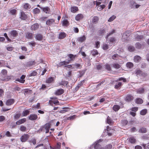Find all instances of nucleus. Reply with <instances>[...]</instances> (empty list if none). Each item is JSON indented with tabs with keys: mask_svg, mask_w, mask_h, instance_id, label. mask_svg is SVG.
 <instances>
[{
	"mask_svg": "<svg viewBox=\"0 0 149 149\" xmlns=\"http://www.w3.org/2000/svg\"><path fill=\"white\" fill-rule=\"evenodd\" d=\"M149 137L148 136L146 135H144L142 136L141 139H143V140H146L148 139Z\"/></svg>",
	"mask_w": 149,
	"mask_h": 149,
	"instance_id": "64",
	"label": "nucleus"
},
{
	"mask_svg": "<svg viewBox=\"0 0 149 149\" xmlns=\"http://www.w3.org/2000/svg\"><path fill=\"white\" fill-rule=\"evenodd\" d=\"M107 133L109 136H110L113 132L114 130L111 129L109 126H107Z\"/></svg>",
	"mask_w": 149,
	"mask_h": 149,
	"instance_id": "18",
	"label": "nucleus"
},
{
	"mask_svg": "<svg viewBox=\"0 0 149 149\" xmlns=\"http://www.w3.org/2000/svg\"><path fill=\"white\" fill-rule=\"evenodd\" d=\"M105 7L104 5H102L98 6L97 7V9L98 11H100L103 9Z\"/></svg>",
	"mask_w": 149,
	"mask_h": 149,
	"instance_id": "41",
	"label": "nucleus"
},
{
	"mask_svg": "<svg viewBox=\"0 0 149 149\" xmlns=\"http://www.w3.org/2000/svg\"><path fill=\"white\" fill-rule=\"evenodd\" d=\"M131 32L130 31H127L123 33L122 36V39L125 40H127Z\"/></svg>",
	"mask_w": 149,
	"mask_h": 149,
	"instance_id": "3",
	"label": "nucleus"
},
{
	"mask_svg": "<svg viewBox=\"0 0 149 149\" xmlns=\"http://www.w3.org/2000/svg\"><path fill=\"white\" fill-rule=\"evenodd\" d=\"M33 12L35 14H37L40 12V10L38 8H36L33 9Z\"/></svg>",
	"mask_w": 149,
	"mask_h": 149,
	"instance_id": "48",
	"label": "nucleus"
},
{
	"mask_svg": "<svg viewBox=\"0 0 149 149\" xmlns=\"http://www.w3.org/2000/svg\"><path fill=\"white\" fill-rule=\"evenodd\" d=\"M133 97L130 94L127 95L126 97L125 100L127 102H130L133 100Z\"/></svg>",
	"mask_w": 149,
	"mask_h": 149,
	"instance_id": "12",
	"label": "nucleus"
},
{
	"mask_svg": "<svg viewBox=\"0 0 149 149\" xmlns=\"http://www.w3.org/2000/svg\"><path fill=\"white\" fill-rule=\"evenodd\" d=\"M26 118H24L21 119L16 122V124L17 125H19L20 124L24 123L25 122H26Z\"/></svg>",
	"mask_w": 149,
	"mask_h": 149,
	"instance_id": "20",
	"label": "nucleus"
},
{
	"mask_svg": "<svg viewBox=\"0 0 149 149\" xmlns=\"http://www.w3.org/2000/svg\"><path fill=\"white\" fill-rule=\"evenodd\" d=\"M15 102V100L13 99H10L8 100L6 102V105L10 106L14 104Z\"/></svg>",
	"mask_w": 149,
	"mask_h": 149,
	"instance_id": "13",
	"label": "nucleus"
},
{
	"mask_svg": "<svg viewBox=\"0 0 149 149\" xmlns=\"http://www.w3.org/2000/svg\"><path fill=\"white\" fill-rule=\"evenodd\" d=\"M68 56L69 58L70 59L68 60V61H69V63L71 61H73L75 58L77 57L76 55H74L72 54H69L68 55Z\"/></svg>",
	"mask_w": 149,
	"mask_h": 149,
	"instance_id": "15",
	"label": "nucleus"
},
{
	"mask_svg": "<svg viewBox=\"0 0 149 149\" xmlns=\"http://www.w3.org/2000/svg\"><path fill=\"white\" fill-rule=\"evenodd\" d=\"M19 130L22 132H24L26 131V127L22 125L20 127Z\"/></svg>",
	"mask_w": 149,
	"mask_h": 149,
	"instance_id": "46",
	"label": "nucleus"
},
{
	"mask_svg": "<svg viewBox=\"0 0 149 149\" xmlns=\"http://www.w3.org/2000/svg\"><path fill=\"white\" fill-rule=\"evenodd\" d=\"M147 132L146 128L144 127H142L140 128V132L144 133Z\"/></svg>",
	"mask_w": 149,
	"mask_h": 149,
	"instance_id": "50",
	"label": "nucleus"
},
{
	"mask_svg": "<svg viewBox=\"0 0 149 149\" xmlns=\"http://www.w3.org/2000/svg\"><path fill=\"white\" fill-rule=\"evenodd\" d=\"M91 54L93 56H95L98 54V52L97 50L93 49L91 52Z\"/></svg>",
	"mask_w": 149,
	"mask_h": 149,
	"instance_id": "36",
	"label": "nucleus"
},
{
	"mask_svg": "<svg viewBox=\"0 0 149 149\" xmlns=\"http://www.w3.org/2000/svg\"><path fill=\"white\" fill-rule=\"evenodd\" d=\"M69 63V62L68 61H63L61 62L58 63V65H57L58 67H61L63 65H67Z\"/></svg>",
	"mask_w": 149,
	"mask_h": 149,
	"instance_id": "19",
	"label": "nucleus"
},
{
	"mask_svg": "<svg viewBox=\"0 0 149 149\" xmlns=\"http://www.w3.org/2000/svg\"><path fill=\"white\" fill-rule=\"evenodd\" d=\"M69 22L67 20L65 19L63 21L62 25L63 26H67L69 25Z\"/></svg>",
	"mask_w": 149,
	"mask_h": 149,
	"instance_id": "37",
	"label": "nucleus"
},
{
	"mask_svg": "<svg viewBox=\"0 0 149 149\" xmlns=\"http://www.w3.org/2000/svg\"><path fill=\"white\" fill-rule=\"evenodd\" d=\"M63 109H64L60 111L59 112L60 113H65L68 111V110L67 109H69L68 107L63 108Z\"/></svg>",
	"mask_w": 149,
	"mask_h": 149,
	"instance_id": "42",
	"label": "nucleus"
},
{
	"mask_svg": "<svg viewBox=\"0 0 149 149\" xmlns=\"http://www.w3.org/2000/svg\"><path fill=\"white\" fill-rule=\"evenodd\" d=\"M64 90L63 89H59L57 90L54 93V94L56 95H60L63 94L64 93Z\"/></svg>",
	"mask_w": 149,
	"mask_h": 149,
	"instance_id": "8",
	"label": "nucleus"
},
{
	"mask_svg": "<svg viewBox=\"0 0 149 149\" xmlns=\"http://www.w3.org/2000/svg\"><path fill=\"white\" fill-rule=\"evenodd\" d=\"M101 141V140L100 139L95 142L94 146L95 149H100L101 148V146L99 144V142Z\"/></svg>",
	"mask_w": 149,
	"mask_h": 149,
	"instance_id": "10",
	"label": "nucleus"
},
{
	"mask_svg": "<svg viewBox=\"0 0 149 149\" xmlns=\"http://www.w3.org/2000/svg\"><path fill=\"white\" fill-rule=\"evenodd\" d=\"M127 48L128 50L130 52H133L135 50L134 47L131 45L128 46Z\"/></svg>",
	"mask_w": 149,
	"mask_h": 149,
	"instance_id": "39",
	"label": "nucleus"
},
{
	"mask_svg": "<svg viewBox=\"0 0 149 149\" xmlns=\"http://www.w3.org/2000/svg\"><path fill=\"white\" fill-rule=\"evenodd\" d=\"M29 135L27 134H24L20 138V140L22 142H26L29 138Z\"/></svg>",
	"mask_w": 149,
	"mask_h": 149,
	"instance_id": "5",
	"label": "nucleus"
},
{
	"mask_svg": "<svg viewBox=\"0 0 149 149\" xmlns=\"http://www.w3.org/2000/svg\"><path fill=\"white\" fill-rule=\"evenodd\" d=\"M28 44L29 45L32 47L35 46L36 45V42L34 41H32L30 42H29Z\"/></svg>",
	"mask_w": 149,
	"mask_h": 149,
	"instance_id": "54",
	"label": "nucleus"
},
{
	"mask_svg": "<svg viewBox=\"0 0 149 149\" xmlns=\"http://www.w3.org/2000/svg\"><path fill=\"white\" fill-rule=\"evenodd\" d=\"M17 10L15 9H12L10 11V13L13 15H16V14Z\"/></svg>",
	"mask_w": 149,
	"mask_h": 149,
	"instance_id": "51",
	"label": "nucleus"
},
{
	"mask_svg": "<svg viewBox=\"0 0 149 149\" xmlns=\"http://www.w3.org/2000/svg\"><path fill=\"white\" fill-rule=\"evenodd\" d=\"M109 48V45L106 44H104L103 45L102 49L104 50H107Z\"/></svg>",
	"mask_w": 149,
	"mask_h": 149,
	"instance_id": "59",
	"label": "nucleus"
},
{
	"mask_svg": "<svg viewBox=\"0 0 149 149\" xmlns=\"http://www.w3.org/2000/svg\"><path fill=\"white\" fill-rule=\"evenodd\" d=\"M28 17L27 15L23 11H20V13L19 18L22 20H26Z\"/></svg>",
	"mask_w": 149,
	"mask_h": 149,
	"instance_id": "2",
	"label": "nucleus"
},
{
	"mask_svg": "<svg viewBox=\"0 0 149 149\" xmlns=\"http://www.w3.org/2000/svg\"><path fill=\"white\" fill-rule=\"evenodd\" d=\"M37 72L35 70L32 71L30 74L28 75L29 77L34 76L37 75Z\"/></svg>",
	"mask_w": 149,
	"mask_h": 149,
	"instance_id": "40",
	"label": "nucleus"
},
{
	"mask_svg": "<svg viewBox=\"0 0 149 149\" xmlns=\"http://www.w3.org/2000/svg\"><path fill=\"white\" fill-rule=\"evenodd\" d=\"M59 84L60 85H63L64 86H67L68 84V82L67 81H63L59 83Z\"/></svg>",
	"mask_w": 149,
	"mask_h": 149,
	"instance_id": "32",
	"label": "nucleus"
},
{
	"mask_svg": "<svg viewBox=\"0 0 149 149\" xmlns=\"http://www.w3.org/2000/svg\"><path fill=\"white\" fill-rule=\"evenodd\" d=\"M25 38L28 39H32L33 38V35L32 33L27 32L25 34Z\"/></svg>",
	"mask_w": 149,
	"mask_h": 149,
	"instance_id": "9",
	"label": "nucleus"
},
{
	"mask_svg": "<svg viewBox=\"0 0 149 149\" xmlns=\"http://www.w3.org/2000/svg\"><path fill=\"white\" fill-rule=\"evenodd\" d=\"M83 81H81L78 84V85L75 87V90H76V91L78 90L79 89V88L80 87L83 85Z\"/></svg>",
	"mask_w": 149,
	"mask_h": 149,
	"instance_id": "45",
	"label": "nucleus"
},
{
	"mask_svg": "<svg viewBox=\"0 0 149 149\" xmlns=\"http://www.w3.org/2000/svg\"><path fill=\"white\" fill-rule=\"evenodd\" d=\"M29 111L27 109L23 111L22 114V116H25L29 113Z\"/></svg>",
	"mask_w": 149,
	"mask_h": 149,
	"instance_id": "33",
	"label": "nucleus"
},
{
	"mask_svg": "<svg viewBox=\"0 0 149 149\" xmlns=\"http://www.w3.org/2000/svg\"><path fill=\"white\" fill-rule=\"evenodd\" d=\"M71 11L73 13H75L78 10V8L77 6H72L71 7Z\"/></svg>",
	"mask_w": 149,
	"mask_h": 149,
	"instance_id": "29",
	"label": "nucleus"
},
{
	"mask_svg": "<svg viewBox=\"0 0 149 149\" xmlns=\"http://www.w3.org/2000/svg\"><path fill=\"white\" fill-rule=\"evenodd\" d=\"M122 85V84L121 82H119L118 83L116 84L115 86V88L116 89H118L119 87H120Z\"/></svg>",
	"mask_w": 149,
	"mask_h": 149,
	"instance_id": "56",
	"label": "nucleus"
},
{
	"mask_svg": "<svg viewBox=\"0 0 149 149\" xmlns=\"http://www.w3.org/2000/svg\"><path fill=\"white\" fill-rule=\"evenodd\" d=\"M126 65L127 67L128 68H129L130 69H131V68H132L134 66L133 64L132 63L130 62H127L126 63Z\"/></svg>",
	"mask_w": 149,
	"mask_h": 149,
	"instance_id": "35",
	"label": "nucleus"
},
{
	"mask_svg": "<svg viewBox=\"0 0 149 149\" xmlns=\"http://www.w3.org/2000/svg\"><path fill=\"white\" fill-rule=\"evenodd\" d=\"M36 62L35 61H30L26 62L24 65L25 67H29L36 64Z\"/></svg>",
	"mask_w": 149,
	"mask_h": 149,
	"instance_id": "11",
	"label": "nucleus"
},
{
	"mask_svg": "<svg viewBox=\"0 0 149 149\" xmlns=\"http://www.w3.org/2000/svg\"><path fill=\"white\" fill-rule=\"evenodd\" d=\"M120 57V56L117 54H115L112 56V58L113 60H117Z\"/></svg>",
	"mask_w": 149,
	"mask_h": 149,
	"instance_id": "43",
	"label": "nucleus"
},
{
	"mask_svg": "<svg viewBox=\"0 0 149 149\" xmlns=\"http://www.w3.org/2000/svg\"><path fill=\"white\" fill-rule=\"evenodd\" d=\"M42 35L40 34H38L36 35L35 38L37 40L41 41L43 39Z\"/></svg>",
	"mask_w": 149,
	"mask_h": 149,
	"instance_id": "23",
	"label": "nucleus"
},
{
	"mask_svg": "<svg viewBox=\"0 0 149 149\" xmlns=\"http://www.w3.org/2000/svg\"><path fill=\"white\" fill-rule=\"evenodd\" d=\"M120 108V106L118 105H114L113 107V110L116 112L118 111Z\"/></svg>",
	"mask_w": 149,
	"mask_h": 149,
	"instance_id": "31",
	"label": "nucleus"
},
{
	"mask_svg": "<svg viewBox=\"0 0 149 149\" xmlns=\"http://www.w3.org/2000/svg\"><path fill=\"white\" fill-rule=\"evenodd\" d=\"M115 33V30L114 29H113L112 30V31L110 32L109 33H108L106 36V38H108L109 36H110L113 33Z\"/></svg>",
	"mask_w": 149,
	"mask_h": 149,
	"instance_id": "55",
	"label": "nucleus"
},
{
	"mask_svg": "<svg viewBox=\"0 0 149 149\" xmlns=\"http://www.w3.org/2000/svg\"><path fill=\"white\" fill-rule=\"evenodd\" d=\"M116 17L114 15H113L112 16H111L109 19L108 20V22H111L113 20L116 18Z\"/></svg>",
	"mask_w": 149,
	"mask_h": 149,
	"instance_id": "57",
	"label": "nucleus"
},
{
	"mask_svg": "<svg viewBox=\"0 0 149 149\" xmlns=\"http://www.w3.org/2000/svg\"><path fill=\"white\" fill-rule=\"evenodd\" d=\"M41 9L42 11L46 14H49L51 13V10L50 8L47 6L41 8Z\"/></svg>",
	"mask_w": 149,
	"mask_h": 149,
	"instance_id": "7",
	"label": "nucleus"
},
{
	"mask_svg": "<svg viewBox=\"0 0 149 149\" xmlns=\"http://www.w3.org/2000/svg\"><path fill=\"white\" fill-rule=\"evenodd\" d=\"M110 43H115L116 41V39L114 37H112L109 39Z\"/></svg>",
	"mask_w": 149,
	"mask_h": 149,
	"instance_id": "38",
	"label": "nucleus"
},
{
	"mask_svg": "<svg viewBox=\"0 0 149 149\" xmlns=\"http://www.w3.org/2000/svg\"><path fill=\"white\" fill-rule=\"evenodd\" d=\"M107 122L110 125H112L113 123L112 120L109 116H108L107 118Z\"/></svg>",
	"mask_w": 149,
	"mask_h": 149,
	"instance_id": "53",
	"label": "nucleus"
},
{
	"mask_svg": "<svg viewBox=\"0 0 149 149\" xmlns=\"http://www.w3.org/2000/svg\"><path fill=\"white\" fill-rule=\"evenodd\" d=\"M39 27V25L38 23H36L32 25L31 27V29L32 31L37 30Z\"/></svg>",
	"mask_w": 149,
	"mask_h": 149,
	"instance_id": "16",
	"label": "nucleus"
},
{
	"mask_svg": "<svg viewBox=\"0 0 149 149\" xmlns=\"http://www.w3.org/2000/svg\"><path fill=\"white\" fill-rule=\"evenodd\" d=\"M140 60V56H136L134 58V61L135 62H138Z\"/></svg>",
	"mask_w": 149,
	"mask_h": 149,
	"instance_id": "52",
	"label": "nucleus"
},
{
	"mask_svg": "<svg viewBox=\"0 0 149 149\" xmlns=\"http://www.w3.org/2000/svg\"><path fill=\"white\" fill-rule=\"evenodd\" d=\"M54 77H50L48 78L46 80V82L47 83L50 84L54 82Z\"/></svg>",
	"mask_w": 149,
	"mask_h": 149,
	"instance_id": "26",
	"label": "nucleus"
},
{
	"mask_svg": "<svg viewBox=\"0 0 149 149\" xmlns=\"http://www.w3.org/2000/svg\"><path fill=\"white\" fill-rule=\"evenodd\" d=\"M31 7V6L28 3H25L24 6V8L25 9H29Z\"/></svg>",
	"mask_w": 149,
	"mask_h": 149,
	"instance_id": "47",
	"label": "nucleus"
},
{
	"mask_svg": "<svg viewBox=\"0 0 149 149\" xmlns=\"http://www.w3.org/2000/svg\"><path fill=\"white\" fill-rule=\"evenodd\" d=\"M66 34L64 32H61L59 34L58 38L62 39L64 38L66 36Z\"/></svg>",
	"mask_w": 149,
	"mask_h": 149,
	"instance_id": "25",
	"label": "nucleus"
},
{
	"mask_svg": "<svg viewBox=\"0 0 149 149\" xmlns=\"http://www.w3.org/2000/svg\"><path fill=\"white\" fill-rule=\"evenodd\" d=\"M55 21L54 19H49L46 21V24L48 26H50L55 22Z\"/></svg>",
	"mask_w": 149,
	"mask_h": 149,
	"instance_id": "17",
	"label": "nucleus"
},
{
	"mask_svg": "<svg viewBox=\"0 0 149 149\" xmlns=\"http://www.w3.org/2000/svg\"><path fill=\"white\" fill-rule=\"evenodd\" d=\"M73 65L75 67H74V68H76L77 69L80 68L81 65L79 64L75 63Z\"/></svg>",
	"mask_w": 149,
	"mask_h": 149,
	"instance_id": "62",
	"label": "nucleus"
},
{
	"mask_svg": "<svg viewBox=\"0 0 149 149\" xmlns=\"http://www.w3.org/2000/svg\"><path fill=\"white\" fill-rule=\"evenodd\" d=\"M9 34L11 37L15 38L18 36V32L16 30H13L10 31Z\"/></svg>",
	"mask_w": 149,
	"mask_h": 149,
	"instance_id": "4",
	"label": "nucleus"
},
{
	"mask_svg": "<svg viewBox=\"0 0 149 149\" xmlns=\"http://www.w3.org/2000/svg\"><path fill=\"white\" fill-rule=\"evenodd\" d=\"M29 142L31 144V143H33V145H35L36 143V140L35 139H32L30 140Z\"/></svg>",
	"mask_w": 149,
	"mask_h": 149,
	"instance_id": "58",
	"label": "nucleus"
},
{
	"mask_svg": "<svg viewBox=\"0 0 149 149\" xmlns=\"http://www.w3.org/2000/svg\"><path fill=\"white\" fill-rule=\"evenodd\" d=\"M5 61L3 60H0V67H2L3 66V65L5 64Z\"/></svg>",
	"mask_w": 149,
	"mask_h": 149,
	"instance_id": "63",
	"label": "nucleus"
},
{
	"mask_svg": "<svg viewBox=\"0 0 149 149\" xmlns=\"http://www.w3.org/2000/svg\"><path fill=\"white\" fill-rule=\"evenodd\" d=\"M51 126V124L50 123H47L44 125L41 126L40 128V130L41 131H42L44 129H45L46 130L45 133H48L49 132Z\"/></svg>",
	"mask_w": 149,
	"mask_h": 149,
	"instance_id": "1",
	"label": "nucleus"
},
{
	"mask_svg": "<svg viewBox=\"0 0 149 149\" xmlns=\"http://www.w3.org/2000/svg\"><path fill=\"white\" fill-rule=\"evenodd\" d=\"M123 81L124 82H126V79L125 78H123V77H120L116 81Z\"/></svg>",
	"mask_w": 149,
	"mask_h": 149,
	"instance_id": "61",
	"label": "nucleus"
},
{
	"mask_svg": "<svg viewBox=\"0 0 149 149\" xmlns=\"http://www.w3.org/2000/svg\"><path fill=\"white\" fill-rule=\"evenodd\" d=\"M26 77V75L23 74L20 78V79H16V81H17L19 82L20 83H24L25 82V80L24 79Z\"/></svg>",
	"mask_w": 149,
	"mask_h": 149,
	"instance_id": "14",
	"label": "nucleus"
},
{
	"mask_svg": "<svg viewBox=\"0 0 149 149\" xmlns=\"http://www.w3.org/2000/svg\"><path fill=\"white\" fill-rule=\"evenodd\" d=\"M121 123L123 125H125L128 123V121L126 120H123L121 121Z\"/></svg>",
	"mask_w": 149,
	"mask_h": 149,
	"instance_id": "60",
	"label": "nucleus"
},
{
	"mask_svg": "<svg viewBox=\"0 0 149 149\" xmlns=\"http://www.w3.org/2000/svg\"><path fill=\"white\" fill-rule=\"evenodd\" d=\"M86 39V36L84 35H83L82 36L78 37L77 38V40L79 42H82L84 41Z\"/></svg>",
	"mask_w": 149,
	"mask_h": 149,
	"instance_id": "21",
	"label": "nucleus"
},
{
	"mask_svg": "<svg viewBox=\"0 0 149 149\" xmlns=\"http://www.w3.org/2000/svg\"><path fill=\"white\" fill-rule=\"evenodd\" d=\"M105 69L108 71H111V68L110 65L108 63H106L105 65Z\"/></svg>",
	"mask_w": 149,
	"mask_h": 149,
	"instance_id": "44",
	"label": "nucleus"
},
{
	"mask_svg": "<svg viewBox=\"0 0 149 149\" xmlns=\"http://www.w3.org/2000/svg\"><path fill=\"white\" fill-rule=\"evenodd\" d=\"M38 116L35 114H31L28 117L29 119L31 120H35L38 118Z\"/></svg>",
	"mask_w": 149,
	"mask_h": 149,
	"instance_id": "6",
	"label": "nucleus"
},
{
	"mask_svg": "<svg viewBox=\"0 0 149 149\" xmlns=\"http://www.w3.org/2000/svg\"><path fill=\"white\" fill-rule=\"evenodd\" d=\"M112 67L116 69H118L121 67V65L117 63H114L112 64Z\"/></svg>",
	"mask_w": 149,
	"mask_h": 149,
	"instance_id": "34",
	"label": "nucleus"
},
{
	"mask_svg": "<svg viewBox=\"0 0 149 149\" xmlns=\"http://www.w3.org/2000/svg\"><path fill=\"white\" fill-rule=\"evenodd\" d=\"M106 32L105 30L104 29H101L97 32V34L100 36L103 35L104 33Z\"/></svg>",
	"mask_w": 149,
	"mask_h": 149,
	"instance_id": "27",
	"label": "nucleus"
},
{
	"mask_svg": "<svg viewBox=\"0 0 149 149\" xmlns=\"http://www.w3.org/2000/svg\"><path fill=\"white\" fill-rule=\"evenodd\" d=\"M61 143L60 142H58L54 148H52V146H50V148L51 149H60L61 147Z\"/></svg>",
	"mask_w": 149,
	"mask_h": 149,
	"instance_id": "30",
	"label": "nucleus"
},
{
	"mask_svg": "<svg viewBox=\"0 0 149 149\" xmlns=\"http://www.w3.org/2000/svg\"><path fill=\"white\" fill-rule=\"evenodd\" d=\"M84 17L83 15L81 14H78L75 16V19L77 21L80 20Z\"/></svg>",
	"mask_w": 149,
	"mask_h": 149,
	"instance_id": "22",
	"label": "nucleus"
},
{
	"mask_svg": "<svg viewBox=\"0 0 149 149\" xmlns=\"http://www.w3.org/2000/svg\"><path fill=\"white\" fill-rule=\"evenodd\" d=\"M99 20V18L96 16L93 17L92 20V22L93 24H96L97 23Z\"/></svg>",
	"mask_w": 149,
	"mask_h": 149,
	"instance_id": "28",
	"label": "nucleus"
},
{
	"mask_svg": "<svg viewBox=\"0 0 149 149\" xmlns=\"http://www.w3.org/2000/svg\"><path fill=\"white\" fill-rule=\"evenodd\" d=\"M147 110L146 109L142 110L140 111V114L142 115H144L146 113Z\"/></svg>",
	"mask_w": 149,
	"mask_h": 149,
	"instance_id": "49",
	"label": "nucleus"
},
{
	"mask_svg": "<svg viewBox=\"0 0 149 149\" xmlns=\"http://www.w3.org/2000/svg\"><path fill=\"white\" fill-rule=\"evenodd\" d=\"M127 140L131 143L134 144L136 142V140L133 137H131L127 139Z\"/></svg>",
	"mask_w": 149,
	"mask_h": 149,
	"instance_id": "24",
	"label": "nucleus"
}]
</instances>
